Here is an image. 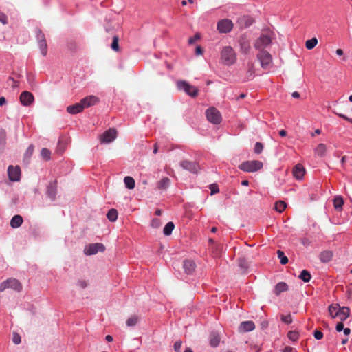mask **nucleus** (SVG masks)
<instances>
[{"mask_svg": "<svg viewBox=\"0 0 352 352\" xmlns=\"http://www.w3.org/2000/svg\"><path fill=\"white\" fill-rule=\"evenodd\" d=\"M221 58L223 64L231 65L236 61V54L233 48L230 46L223 47L221 52Z\"/></svg>", "mask_w": 352, "mask_h": 352, "instance_id": "f257e3e1", "label": "nucleus"}, {"mask_svg": "<svg viewBox=\"0 0 352 352\" xmlns=\"http://www.w3.org/2000/svg\"><path fill=\"white\" fill-rule=\"evenodd\" d=\"M263 168V163L258 160L245 161L239 166V168L244 172L254 173Z\"/></svg>", "mask_w": 352, "mask_h": 352, "instance_id": "f03ea898", "label": "nucleus"}, {"mask_svg": "<svg viewBox=\"0 0 352 352\" xmlns=\"http://www.w3.org/2000/svg\"><path fill=\"white\" fill-rule=\"evenodd\" d=\"M177 87L179 90H183L190 96L195 97L198 94V89L190 85L185 80H179L177 82Z\"/></svg>", "mask_w": 352, "mask_h": 352, "instance_id": "7ed1b4c3", "label": "nucleus"}, {"mask_svg": "<svg viewBox=\"0 0 352 352\" xmlns=\"http://www.w3.org/2000/svg\"><path fill=\"white\" fill-rule=\"evenodd\" d=\"M36 38L38 41V47L43 56H46L47 53V45L45 39V34L41 30L36 28L34 30Z\"/></svg>", "mask_w": 352, "mask_h": 352, "instance_id": "20e7f679", "label": "nucleus"}, {"mask_svg": "<svg viewBox=\"0 0 352 352\" xmlns=\"http://www.w3.org/2000/svg\"><path fill=\"white\" fill-rule=\"evenodd\" d=\"M8 288L20 292L22 289V285L17 279L11 278L1 283L0 285V292H3Z\"/></svg>", "mask_w": 352, "mask_h": 352, "instance_id": "39448f33", "label": "nucleus"}, {"mask_svg": "<svg viewBox=\"0 0 352 352\" xmlns=\"http://www.w3.org/2000/svg\"><path fill=\"white\" fill-rule=\"evenodd\" d=\"M208 120L214 124H218L221 122L222 118L220 112L214 107H210L206 111Z\"/></svg>", "mask_w": 352, "mask_h": 352, "instance_id": "423d86ee", "label": "nucleus"}, {"mask_svg": "<svg viewBox=\"0 0 352 352\" xmlns=\"http://www.w3.org/2000/svg\"><path fill=\"white\" fill-rule=\"evenodd\" d=\"M234 24L230 19H223L217 22V29L219 33L227 34L232 31Z\"/></svg>", "mask_w": 352, "mask_h": 352, "instance_id": "0eeeda50", "label": "nucleus"}, {"mask_svg": "<svg viewBox=\"0 0 352 352\" xmlns=\"http://www.w3.org/2000/svg\"><path fill=\"white\" fill-rule=\"evenodd\" d=\"M105 250V247L102 243H91L85 247L84 253L87 256H91L97 254L98 252H102Z\"/></svg>", "mask_w": 352, "mask_h": 352, "instance_id": "6e6552de", "label": "nucleus"}, {"mask_svg": "<svg viewBox=\"0 0 352 352\" xmlns=\"http://www.w3.org/2000/svg\"><path fill=\"white\" fill-rule=\"evenodd\" d=\"M272 43L271 37L266 34H261L255 41L254 47L256 50H265L264 49Z\"/></svg>", "mask_w": 352, "mask_h": 352, "instance_id": "1a4fd4ad", "label": "nucleus"}, {"mask_svg": "<svg viewBox=\"0 0 352 352\" xmlns=\"http://www.w3.org/2000/svg\"><path fill=\"white\" fill-rule=\"evenodd\" d=\"M257 58L260 61L263 68H267L272 62L271 54L266 50H260L257 54Z\"/></svg>", "mask_w": 352, "mask_h": 352, "instance_id": "9d476101", "label": "nucleus"}, {"mask_svg": "<svg viewBox=\"0 0 352 352\" xmlns=\"http://www.w3.org/2000/svg\"><path fill=\"white\" fill-rule=\"evenodd\" d=\"M181 167L192 173H197L199 170V164L195 162L183 160L180 162Z\"/></svg>", "mask_w": 352, "mask_h": 352, "instance_id": "9b49d317", "label": "nucleus"}, {"mask_svg": "<svg viewBox=\"0 0 352 352\" xmlns=\"http://www.w3.org/2000/svg\"><path fill=\"white\" fill-rule=\"evenodd\" d=\"M117 132L114 129H109L103 133L100 136V142L102 144H109L116 138Z\"/></svg>", "mask_w": 352, "mask_h": 352, "instance_id": "f8f14e48", "label": "nucleus"}, {"mask_svg": "<svg viewBox=\"0 0 352 352\" xmlns=\"http://www.w3.org/2000/svg\"><path fill=\"white\" fill-rule=\"evenodd\" d=\"M9 179L12 182H18L21 178V169L19 166H9L8 168Z\"/></svg>", "mask_w": 352, "mask_h": 352, "instance_id": "ddd939ff", "label": "nucleus"}, {"mask_svg": "<svg viewBox=\"0 0 352 352\" xmlns=\"http://www.w3.org/2000/svg\"><path fill=\"white\" fill-rule=\"evenodd\" d=\"M19 99L21 104L25 107L31 105L34 101V97L33 94L28 91L21 92Z\"/></svg>", "mask_w": 352, "mask_h": 352, "instance_id": "4468645a", "label": "nucleus"}, {"mask_svg": "<svg viewBox=\"0 0 352 352\" xmlns=\"http://www.w3.org/2000/svg\"><path fill=\"white\" fill-rule=\"evenodd\" d=\"M99 102V98L94 95L86 96L80 100V104H82L83 109L89 108Z\"/></svg>", "mask_w": 352, "mask_h": 352, "instance_id": "2eb2a0df", "label": "nucleus"}, {"mask_svg": "<svg viewBox=\"0 0 352 352\" xmlns=\"http://www.w3.org/2000/svg\"><path fill=\"white\" fill-rule=\"evenodd\" d=\"M57 194V182L56 180L50 182L47 186L46 195L51 201L56 199Z\"/></svg>", "mask_w": 352, "mask_h": 352, "instance_id": "dca6fc26", "label": "nucleus"}, {"mask_svg": "<svg viewBox=\"0 0 352 352\" xmlns=\"http://www.w3.org/2000/svg\"><path fill=\"white\" fill-rule=\"evenodd\" d=\"M350 309L347 307H339L338 311L334 314V316L338 317L342 322L346 320L349 316Z\"/></svg>", "mask_w": 352, "mask_h": 352, "instance_id": "f3484780", "label": "nucleus"}, {"mask_svg": "<svg viewBox=\"0 0 352 352\" xmlns=\"http://www.w3.org/2000/svg\"><path fill=\"white\" fill-rule=\"evenodd\" d=\"M183 267L187 274L191 275L195 270L196 264L192 260L187 259L184 261Z\"/></svg>", "mask_w": 352, "mask_h": 352, "instance_id": "a211bd4d", "label": "nucleus"}, {"mask_svg": "<svg viewBox=\"0 0 352 352\" xmlns=\"http://www.w3.org/2000/svg\"><path fill=\"white\" fill-rule=\"evenodd\" d=\"M255 329V324L253 321H243L240 324L239 330L242 332L252 331Z\"/></svg>", "mask_w": 352, "mask_h": 352, "instance_id": "6ab92c4d", "label": "nucleus"}, {"mask_svg": "<svg viewBox=\"0 0 352 352\" xmlns=\"http://www.w3.org/2000/svg\"><path fill=\"white\" fill-rule=\"evenodd\" d=\"M83 108H82V104H80V102H78V103H76L73 105H69L67 107V113H70V114H72V115H75V114H77L78 113H80L83 111Z\"/></svg>", "mask_w": 352, "mask_h": 352, "instance_id": "aec40b11", "label": "nucleus"}, {"mask_svg": "<svg viewBox=\"0 0 352 352\" xmlns=\"http://www.w3.org/2000/svg\"><path fill=\"white\" fill-rule=\"evenodd\" d=\"M304 174H305V168H303V166L302 165L297 164L296 166H295V167L294 168V170H293V175L296 179H297L298 180L302 179Z\"/></svg>", "mask_w": 352, "mask_h": 352, "instance_id": "412c9836", "label": "nucleus"}, {"mask_svg": "<svg viewBox=\"0 0 352 352\" xmlns=\"http://www.w3.org/2000/svg\"><path fill=\"white\" fill-rule=\"evenodd\" d=\"M170 180L168 177H163L157 183V188L160 190H166L169 187Z\"/></svg>", "mask_w": 352, "mask_h": 352, "instance_id": "4be33fe9", "label": "nucleus"}, {"mask_svg": "<svg viewBox=\"0 0 352 352\" xmlns=\"http://www.w3.org/2000/svg\"><path fill=\"white\" fill-rule=\"evenodd\" d=\"M289 289L288 285L285 282H279L277 283L274 288V293L276 296L280 295L282 292L287 291Z\"/></svg>", "mask_w": 352, "mask_h": 352, "instance_id": "5701e85b", "label": "nucleus"}, {"mask_svg": "<svg viewBox=\"0 0 352 352\" xmlns=\"http://www.w3.org/2000/svg\"><path fill=\"white\" fill-rule=\"evenodd\" d=\"M23 218L21 215H14L10 220V226L12 228H17L23 223Z\"/></svg>", "mask_w": 352, "mask_h": 352, "instance_id": "b1692460", "label": "nucleus"}, {"mask_svg": "<svg viewBox=\"0 0 352 352\" xmlns=\"http://www.w3.org/2000/svg\"><path fill=\"white\" fill-rule=\"evenodd\" d=\"M333 257V253L331 251L329 250H325L322 251L320 254V260L322 263H328L329 262Z\"/></svg>", "mask_w": 352, "mask_h": 352, "instance_id": "393cba45", "label": "nucleus"}, {"mask_svg": "<svg viewBox=\"0 0 352 352\" xmlns=\"http://www.w3.org/2000/svg\"><path fill=\"white\" fill-rule=\"evenodd\" d=\"M327 152V146L324 144L320 143L319 144L317 147L314 150L315 155L322 157L325 155Z\"/></svg>", "mask_w": 352, "mask_h": 352, "instance_id": "a878e982", "label": "nucleus"}, {"mask_svg": "<svg viewBox=\"0 0 352 352\" xmlns=\"http://www.w3.org/2000/svg\"><path fill=\"white\" fill-rule=\"evenodd\" d=\"M210 345L212 347H217L220 342V337L216 333H212L209 338Z\"/></svg>", "mask_w": 352, "mask_h": 352, "instance_id": "bb28decb", "label": "nucleus"}, {"mask_svg": "<svg viewBox=\"0 0 352 352\" xmlns=\"http://www.w3.org/2000/svg\"><path fill=\"white\" fill-rule=\"evenodd\" d=\"M344 205V200L341 196H336L333 199V206L335 209L338 211H341L342 210V206Z\"/></svg>", "mask_w": 352, "mask_h": 352, "instance_id": "cd10ccee", "label": "nucleus"}, {"mask_svg": "<svg viewBox=\"0 0 352 352\" xmlns=\"http://www.w3.org/2000/svg\"><path fill=\"white\" fill-rule=\"evenodd\" d=\"M298 278L301 279L304 283H308L311 278V275L308 270H303L299 274Z\"/></svg>", "mask_w": 352, "mask_h": 352, "instance_id": "c85d7f7f", "label": "nucleus"}, {"mask_svg": "<svg viewBox=\"0 0 352 352\" xmlns=\"http://www.w3.org/2000/svg\"><path fill=\"white\" fill-rule=\"evenodd\" d=\"M124 183L126 188L132 190L135 188V180L132 177L126 176L124 178Z\"/></svg>", "mask_w": 352, "mask_h": 352, "instance_id": "c756f323", "label": "nucleus"}, {"mask_svg": "<svg viewBox=\"0 0 352 352\" xmlns=\"http://www.w3.org/2000/svg\"><path fill=\"white\" fill-rule=\"evenodd\" d=\"M175 228V225L173 222L170 221L166 224L163 230V234L165 236H170Z\"/></svg>", "mask_w": 352, "mask_h": 352, "instance_id": "7c9ffc66", "label": "nucleus"}, {"mask_svg": "<svg viewBox=\"0 0 352 352\" xmlns=\"http://www.w3.org/2000/svg\"><path fill=\"white\" fill-rule=\"evenodd\" d=\"M107 217L111 222L116 221L118 219V211L113 208L109 210L107 214Z\"/></svg>", "mask_w": 352, "mask_h": 352, "instance_id": "2f4dec72", "label": "nucleus"}, {"mask_svg": "<svg viewBox=\"0 0 352 352\" xmlns=\"http://www.w3.org/2000/svg\"><path fill=\"white\" fill-rule=\"evenodd\" d=\"M138 320L139 318L137 316H133L126 320V324L127 327H133L138 324Z\"/></svg>", "mask_w": 352, "mask_h": 352, "instance_id": "473e14b6", "label": "nucleus"}, {"mask_svg": "<svg viewBox=\"0 0 352 352\" xmlns=\"http://www.w3.org/2000/svg\"><path fill=\"white\" fill-rule=\"evenodd\" d=\"M287 205L283 201H278L276 202L274 206V209L279 213H281L285 209Z\"/></svg>", "mask_w": 352, "mask_h": 352, "instance_id": "72a5a7b5", "label": "nucleus"}, {"mask_svg": "<svg viewBox=\"0 0 352 352\" xmlns=\"http://www.w3.org/2000/svg\"><path fill=\"white\" fill-rule=\"evenodd\" d=\"M318 43V40L316 38H312L311 39H309L305 43V46L307 49L308 50H312L316 47V45Z\"/></svg>", "mask_w": 352, "mask_h": 352, "instance_id": "f704fd0d", "label": "nucleus"}, {"mask_svg": "<svg viewBox=\"0 0 352 352\" xmlns=\"http://www.w3.org/2000/svg\"><path fill=\"white\" fill-rule=\"evenodd\" d=\"M278 257L280 258V263L282 265H285L288 263V258L285 255L284 252L281 250L277 251Z\"/></svg>", "mask_w": 352, "mask_h": 352, "instance_id": "c9c22d12", "label": "nucleus"}, {"mask_svg": "<svg viewBox=\"0 0 352 352\" xmlns=\"http://www.w3.org/2000/svg\"><path fill=\"white\" fill-rule=\"evenodd\" d=\"M287 337L290 340L296 342L299 338V333L296 331H289L287 333Z\"/></svg>", "mask_w": 352, "mask_h": 352, "instance_id": "e433bc0d", "label": "nucleus"}, {"mask_svg": "<svg viewBox=\"0 0 352 352\" xmlns=\"http://www.w3.org/2000/svg\"><path fill=\"white\" fill-rule=\"evenodd\" d=\"M41 155L45 160H50L51 157V151L46 148H43L41 151Z\"/></svg>", "mask_w": 352, "mask_h": 352, "instance_id": "4c0bfd02", "label": "nucleus"}, {"mask_svg": "<svg viewBox=\"0 0 352 352\" xmlns=\"http://www.w3.org/2000/svg\"><path fill=\"white\" fill-rule=\"evenodd\" d=\"M6 142V133L4 129H0V147H3Z\"/></svg>", "mask_w": 352, "mask_h": 352, "instance_id": "58836bf2", "label": "nucleus"}, {"mask_svg": "<svg viewBox=\"0 0 352 352\" xmlns=\"http://www.w3.org/2000/svg\"><path fill=\"white\" fill-rule=\"evenodd\" d=\"M118 40H119V38L118 36H114L113 37V41H112V43L111 45V47L113 50L116 51V52H118L119 51V45H118Z\"/></svg>", "mask_w": 352, "mask_h": 352, "instance_id": "ea45409f", "label": "nucleus"}, {"mask_svg": "<svg viewBox=\"0 0 352 352\" xmlns=\"http://www.w3.org/2000/svg\"><path fill=\"white\" fill-rule=\"evenodd\" d=\"M339 305H331L329 307V314L331 315V316L333 318H336V316H334V314L336 313V311H338V309H339Z\"/></svg>", "mask_w": 352, "mask_h": 352, "instance_id": "a19ab883", "label": "nucleus"}, {"mask_svg": "<svg viewBox=\"0 0 352 352\" xmlns=\"http://www.w3.org/2000/svg\"><path fill=\"white\" fill-rule=\"evenodd\" d=\"M34 146L32 144L30 145L25 152L24 157L25 159H30L34 153Z\"/></svg>", "mask_w": 352, "mask_h": 352, "instance_id": "79ce46f5", "label": "nucleus"}, {"mask_svg": "<svg viewBox=\"0 0 352 352\" xmlns=\"http://www.w3.org/2000/svg\"><path fill=\"white\" fill-rule=\"evenodd\" d=\"M241 49L243 52L247 54L250 51V45L248 42L246 41H240Z\"/></svg>", "mask_w": 352, "mask_h": 352, "instance_id": "37998d69", "label": "nucleus"}, {"mask_svg": "<svg viewBox=\"0 0 352 352\" xmlns=\"http://www.w3.org/2000/svg\"><path fill=\"white\" fill-rule=\"evenodd\" d=\"M281 321L285 324H291L292 322V318L290 314L281 316Z\"/></svg>", "mask_w": 352, "mask_h": 352, "instance_id": "c03bdc74", "label": "nucleus"}, {"mask_svg": "<svg viewBox=\"0 0 352 352\" xmlns=\"http://www.w3.org/2000/svg\"><path fill=\"white\" fill-rule=\"evenodd\" d=\"M263 150V145L261 142H256L254 145V153L260 154Z\"/></svg>", "mask_w": 352, "mask_h": 352, "instance_id": "a18cd8bd", "label": "nucleus"}, {"mask_svg": "<svg viewBox=\"0 0 352 352\" xmlns=\"http://www.w3.org/2000/svg\"><path fill=\"white\" fill-rule=\"evenodd\" d=\"M210 190L211 191L210 194L212 195H214L216 193H218L219 192V188L218 187V186L217 184H211L210 186Z\"/></svg>", "mask_w": 352, "mask_h": 352, "instance_id": "49530a36", "label": "nucleus"}, {"mask_svg": "<svg viewBox=\"0 0 352 352\" xmlns=\"http://www.w3.org/2000/svg\"><path fill=\"white\" fill-rule=\"evenodd\" d=\"M12 341L15 344H19L21 343V336L19 334L14 333L13 334Z\"/></svg>", "mask_w": 352, "mask_h": 352, "instance_id": "de8ad7c7", "label": "nucleus"}, {"mask_svg": "<svg viewBox=\"0 0 352 352\" xmlns=\"http://www.w3.org/2000/svg\"><path fill=\"white\" fill-rule=\"evenodd\" d=\"M182 345V342L181 340L176 341L173 346L175 351L179 352Z\"/></svg>", "mask_w": 352, "mask_h": 352, "instance_id": "09e8293b", "label": "nucleus"}, {"mask_svg": "<svg viewBox=\"0 0 352 352\" xmlns=\"http://www.w3.org/2000/svg\"><path fill=\"white\" fill-rule=\"evenodd\" d=\"M0 22L3 25L8 23V17L6 14L3 12H0Z\"/></svg>", "mask_w": 352, "mask_h": 352, "instance_id": "8fccbe9b", "label": "nucleus"}, {"mask_svg": "<svg viewBox=\"0 0 352 352\" xmlns=\"http://www.w3.org/2000/svg\"><path fill=\"white\" fill-rule=\"evenodd\" d=\"M314 336L316 340H321L323 338V333L320 331L316 330L314 332Z\"/></svg>", "mask_w": 352, "mask_h": 352, "instance_id": "3c124183", "label": "nucleus"}, {"mask_svg": "<svg viewBox=\"0 0 352 352\" xmlns=\"http://www.w3.org/2000/svg\"><path fill=\"white\" fill-rule=\"evenodd\" d=\"M160 225V221L158 219H153L151 222V226L153 228H158Z\"/></svg>", "mask_w": 352, "mask_h": 352, "instance_id": "603ef678", "label": "nucleus"}, {"mask_svg": "<svg viewBox=\"0 0 352 352\" xmlns=\"http://www.w3.org/2000/svg\"><path fill=\"white\" fill-rule=\"evenodd\" d=\"M344 324L342 322V321L340 322H338L336 326V329L338 332L342 331L344 329Z\"/></svg>", "mask_w": 352, "mask_h": 352, "instance_id": "864d4df0", "label": "nucleus"}, {"mask_svg": "<svg viewBox=\"0 0 352 352\" xmlns=\"http://www.w3.org/2000/svg\"><path fill=\"white\" fill-rule=\"evenodd\" d=\"M296 349L292 346H286L283 349V352H294Z\"/></svg>", "mask_w": 352, "mask_h": 352, "instance_id": "5fc2aeb1", "label": "nucleus"}, {"mask_svg": "<svg viewBox=\"0 0 352 352\" xmlns=\"http://www.w3.org/2000/svg\"><path fill=\"white\" fill-rule=\"evenodd\" d=\"M203 54V49L201 48V46H197L196 49H195V54L197 56H199V55H201Z\"/></svg>", "mask_w": 352, "mask_h": 352, "instance_id": "6e6d98bb", "label": "nucleus"}, {"mask_svg": "<svg viewBox=\"0 0 352 352\" xmlns=\"http://www.w3.org/2000/svg\"><path fill=\"white\" fill-rule=\"evenodd\" d=\"M199 36L198 35H195L194 37H190L189 39H188V43L189 44H192L196 39L199 38Z\"/></svg>", "mask_w": 352, "mask_h": 352, "instance_id": "4d7b16f0", "label": "nucleus"}, {"mask_svg": "<svg viewBox=\"0 0 352 352\" xmlns=\"http://www.w3.org/2000/svg\"><path fill=\"white\" fill-rule=\"evenodd\" d=\"M302 243L305 245V246H309V244H310V241H309V239H302Z\"/></svg>", "mask_w": 352, "mask_h": 352, "instance_id": "13d9d810", "label": "nucleus"}, {"mask_svg": "<svg viewBox=\"0 0 352 352\" xmlns=\"http://www.w3.org/2000/svg\"><path fill=\"white\" fill-rule=\"evenodd\" d=\"M78 285L82 288H85L87 287V283L85 280L79 281Z\"/></svg>", "mask_w": 352, "mask_h": 352, "instance_id": "bf43d9fd", "label": "nucleus"}, {"mask_svg": "<svg viewBox=\"0 0 352 352\" xmlns=\"http://www.w3.org/2000/svg\"><path fill=\"white\" fill-rule=\"evenodd\" d=\"M6 103V100L4 97H0V106H3Z\"/></svg>", "mask_w": 352, "mask_h": 352, "instance_id": "052dcab7", "label": "nucleus"}, {"mask_svg": "<svg viewBox=\"0 0 352 352\" xmlns=\"http://www.w3.org/2000/svg\"><path fill=\"white\" fill-rule=\"evenodd\" d=\"M344 331V335L348 336L351 333V330L349 328H344L342 330Z\"/></svg>", "mask_w": 352, "mask_h": 352, "instance_id": "680f3d73", "label": "nucleus"}, {"mask_svg": "<svg viewBox=\"0 0 352 352\" xmlns=\"http://www.w3.org/2000/svg\"><path fill=\"white\" fill-rule=\"evenodd\" d=\"M292 96L293 98H298L300 97V94L298 91H294L292 94Z\"/></svg>", "mask_w": 352, "mask_h": 352, "instance_id": "e2e57ef3", "label": "nucleus"}, {"mask_svg": "<svg viewBox=\"0 0 352 352\" xmlns=\"http://www.w3.org/2000/svg\"><path fill=\"white\" fill-rule=\"evenodd\" d=\"M279 135L281 136V137H285L287 135V131H285V130H280L279 131Z\"/></svg>", "mask_w": 352, "mask_h": 352, "instance_id": "0e129e2a", "label": "nucleus"}, {"mask_svg": "<svg viewBox=\"0 0 352 352\" xmlns=\"http://www.w3.org/2000/svg\"><path fill=\"white\" fill-rule=\"evenodd\" d=\"M105 340H106L107 342H112V341H113V337H112L111 335H107V336L105 337Z\"/></svg>", "mask_w": 352, "mask_h": 352, "instance_id": "69168bd1", "label": "nucleus"}, {"mask_svg": "<svg viewBox=\"0 0 352 352\" xmlns=\"http://www.w3.org/2000/svg\"><path fill=\"white\" fill-rule=\"evenodd\" d=\"M336 54L338 56L343 55V50L342 49H337L336 50Z\"/></svg>", "mask_w": 352, "mask_h": 352, "instance_id": "338daca9", "label": "nucleus"}, {"mask_svg": "<svg viewBox=\"0 0 352 352\" xmlns=\"http://www.w3.org/2000/svg\"><path fill=\"white\" fill-rule=\"evenodd\" d=\"M338 116L339 117H340V118H343V119H344V120H349V118H348L347 116H345V115H344V114L339 113V114H338Z\"/></svg>", "mask_w": 352, "mask_h": 352, "instance_id": "774afa93", "label": "nucleus"}]
</instances>
